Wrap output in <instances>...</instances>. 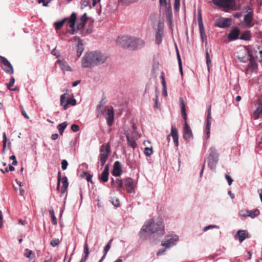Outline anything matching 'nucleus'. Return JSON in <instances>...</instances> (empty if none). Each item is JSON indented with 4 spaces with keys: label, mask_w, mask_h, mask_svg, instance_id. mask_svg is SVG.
Segmentation results:
<instances>
[{
    "label": "nucleus",
    "mask_w": 262,
    "mask_h": 262,
    "mask_svg": "<svg viewBox=\"0 0 262 262\" xmlns=\"http://www.w3.org/2000/svg\"><path fill=\"white\" fill-rule=\"evenodd\" d=\"M165 227L163 223V220L162 218H159L155 222L154 219L148 220L142 227L140 232V236L142 239H145L144 233L146 232L152 233H157L163 235L164 233Z\"/></svg>",
    "instance_id": "obj_1"
},
{
    "label": "nucleus",
    "mask_w": 262,
    "mask_h": 262,
    "mask_svg": "<svg viewBox=\"0 0 262 262\" xmlns=\"http://www.w3.org/2000/svg\"><path fill=\"white\" fill-rule=\"evenodd\" d=\"M107 57L98 51L87 53L81 61L83 68H91L99 64L104 63Z\"/></svg>",
    "instance_id": "obj_2"
},
{
    "label": "nucleus",
    "mask_w": 262,
    "mask_h": 262,
    "mask_svg": "<svg viewBox=\"0 0 262 262\" xmlns=\"http://www.w3.org/2000/svg\"><path fill=\"white\" fill-rule=\"evenodd\" d=\"M111 154V147L108 143L102 144L100 149V161L102 166L106 163Z\"/></svg>",
    "instance_id": "obj_3"
},
{
    "label": "nucleus",
    "mask_w": 262,
    "mask_h": 262,
    "mask_svg": "<svg viewBox=\"0 0 262 262\" xmlns=\"http://www.w3.org/2000/svg\"><path fill=\"white\" fill-rule=\"evenodd\" d=\"M133 41V37H128L127 36H122L118 37L117 39V43L121 47L126 48H132Z\"/></svg>",
    "instance_id": "obj_4"
},
{
    "label": "nucleus",
    "mask_w": 262,
    "mask_h": 262,
    "mask_svg": "<svg viewBox=\"0 0 262 262\" xmlns=\"http://www.w3.org/2000/svg\"><path fill=\"white\" fill-rule=\"evenodd\" d=\"M0 63L2 69L7 74L12 75L14 73V69L7 58L0 55Z\"/></svg>",
    "instance_id": "obj_5"
},
{
    "label": "nucleus",
    "mask_w": 262,
    "mask_h": 262,
    "mask_svg": "<svg viewBox=\"0 0 262 262\" xmlns=\"http://www.w3.org/2000/svg\"><path fill=\"white\" fill-rule=\"evenodd\" d=\"M76 18V13L73 12L70 17L68 18L67 26L68 32L71 34H74L77 32V29L75 27Z\"/></svg>",
    "instance_id": "obj_6"
},
{
    "label": "nucleus",
    "mask_w": 262,
    "mask_h": 262,
    "mask_svg": "<svg viewBox=\"0 0 262 262\" xmlns=\"http://www.w3.org/2000/svg\"><path fill=\"white\" fill-rule=\"evenodd\" d=\"M60 181L62 183V186L60 189V192L62 194H63L67 191L68 186L69 183L68 181V178L67 177L64 176L62 178H61V172L60 171L58 173V180H57V189L59 190Z\"/></svg>",
    "instance_id": "obj_7"
},
{
    "label": "nucleus",
    "mask_w": 262,
    "mask_h": 262,
    "mask_svg": "<svg viewBox=\"0 0 262 262\" xmlns=\"http://www.w3.org/2000/svg\"><path fill=\"white\" fill-rule=\"evenodd\" d=\"M178 239V236L176 235H167L165 236L164 240L162 241L161 245L168 248L175 245Z\"/></svg>",
    "instance_id": "obj_8"
},
{
    "label": "nucleus",
    "mask_w": 262,
    "mask_h": 262,
    "mask_svg": "<svg viewBox=\"0 0 262 262\" xmlns=\"http://www.w3.org/2000/svg\"><path fill=\"white\" fill-rule=\"evenodd\" d=\"M123 185L128 193H131L134 192L136 183L132 178H127L123 179Z\"/></svg>",
    "instance_id": "obj_9"
},
{
    "label": "nucleus",
    "mask_w": 262,
    "mask_h": 262,
    "mask_svg": "<svg viewBox=\"0 0 262 262\" xmlns=\"http://www.w3.org/2000/svg\"><path fill=\"white\" fill-rule=\"evenodd\" d=\"M183 138L187 141H190L193 138L192 130L187 121H184L183 125Z\"/></svg>",
    "instance_id": "obj_10"
},
{
    "label": "nucleus",
    "mask_w": 262,
    "mask_h": 262,
    "mask_svg": "<svg viewBox=\"0 0 262 262\" xmlns=\"http://www.w3.org/2000/svg\"><path fill=\"white\" fill-rule=\"evenodd\" d=\"M214 4L220 7L230 9L233 6L234 0H212Z\"/></svg>",
    "instance_id": "obj_11"
},
{
    "label": "nucleus",
    "mask_w": 262,
    "mask_h": 262,
    "mask_svg": "<svg viewBox=\"0 0 262 262\" xmlns=\"http://www.w3.org/2000/svg\"><path fill=\"white\" fill-rule=\"evenodd\" d=\"M247 14H246L244 18V22L245 26L247 27H251L253 26L252 20L253 17V13L252 10L248 7V9L247 11Z\"/></svg>",
    "instance_id": "obj_12"
},
{
    "label": "nucleus",
    "mask_w": 262,
    "mask_h": 262,
    "mask_svg": "<svg viewBox=\"0 0 262 262\" xmlns=\"http://www.w3.org/2000/svg\"><path fill=\"white\" fill-rule=\"evenodd\" d=\"M231 25V19L229 18H220L215 21V26L221 28L229 27Z\"/></svg>",
    "instance_id": "obj_13"
},
{
    "label": "nucleus",
    "mask_w": 262,
    "mask_h": 262,
    "mask_svg": "<svg viewBox=\"0 0 262 262\" xmlns=\"http://www.w3.org/2000/svg\"><path fill=\"white\" fill-rule=\"evenodd\" d=\"M106 120L108 126H111L114 121V113L112 107L105 110Z\"/></svg>",
    "instance_id": "obj_14"
},
{
    "label": "nucleus",
    "mask_w": 262,
    "mask_h": 262,
    "mask_svg": "<svg viewBox=\"0 0 262 262\" xmlns=\"http://www.w3.org/2000/svg\"><path fill=\"white\" fill-rule=\"evenodd\" d=\"M210 154L208 157V165H211V161L216 164L218 161L219 154L215 148L211 147L210 149Z\"/></svg>",
    "instance_id": "obj_15"
},
{
    "label": "nucleus",
    "mask_w": 262,
    "mask_h": 262,
    "mask_svg": "<svg viewBox=\"0 0 262 262\" xmlns=\"http://www.w3.org/2000/svg\"><path fill=\"white\" fill-rule=\"evenodd\" d=\"M170 136H171L172 137L173 141L175 146L177 147L178 146V145H179L178 132V130L176 128V127L173 125H172L171 126V133L167 137L168 139H169V137Z\"/></svg>",
    "instance_id": "obj_16"
},
{
    "label": "nucleus",
    "mask_w": 262,
    "mask_h": 262,
    "mask_svg": "<svg viewBox=\"0 0 262 262\" xmlns=\"http://www.w3.org/2000/svg\"><path fill=\"white\" fill-rule=\"evenodd\" d=\"M87 16H86V13H84L82 16L80 18V19H79L77 22V25H76V29H77V31L79 30H81V29H83L81 32H82V34H84V33H83V31H84V25H85V23H86V20H87Z\"/></svg>",
    "instance_id": "obj_17"
},
{
    "label": "nucleus",
    "mask_w": 262,
    "mask_h": 262,
    "mask_svg": "<svg viewBox=\"0 0 262 262\" xmlns=\"http://www.w3.org/2000/svg\"><path fill=\"white\" fill-rule=\"evenodd\" d=\"M198 19V24H199L201 36L202 39V40L203 41L204 40V39L206 38V35L205 33L204 27L202 18V16H201V14L200 12L199 13Z\"/></svg>",
    "instance_id": "obj_18"
},
{
    "label": "nucleus",
    "mask_w": 262,
    "mask_h": 262,
    "mask_svg": "<svg viewBox=\"0 0 262 262\" xmlns=\"http://www.w3.org/2000/svg\"><path fill=\"white\" fill-rule=\"evenodd\" d=\"M122 172L121 164L119 161H116L113 166L112 174L115 177L120 176Z\"/></svg>",
    "instance_id": "obj_19"
},
{
    "label": "nucleus",
    "mask_w": 262,
    "mask_h": 262,
    "mask_svg": "<svg viewBox=\"0 0 262 262\" xmlns=\"http://www.w3.org/2000/svg\"><path fill=\"white\" fill-rule=\"evenodd\" d=\"M262 114V103L258 102L256 105V108L253 112L252 117L255 120L259 118L260 115Z\"/></svg>",
    "instance_id": "obj_20"
},
{
    "label": "nucleus",
    "mask_w": 262,
    "mask_h": 262,
    "mask_svg": "<svg viewBox=\"0 0 262 262\" xmlns=\"http://www.w3.org/2000/svg\"><path fill=\"white\" fill-rule=\"evenodd\" d=\"M108 170V166L107 165H106L102 173L99 176V179L101 182L103 183L107 182L109 176Z\"/></svg>",
    "instance_id": "obj_21"
},
{
    "label": "nucleus",
    "mask_w": 262,
    "mask_h": 262,
    "mask_svg": "<svg viewBox=\"0 0 262 262\" xmlns=\"http://www.w3.org/2000/svg\"><path fill=\"white\" fill-rule=\"evenodd\" d=\"M248 233L246 230H239L235 235V238L239 240L240 242L244 241L248 236Z\"/></svg>",
    "instance_id": "obj_22"
},
{
    "label": "nucleus",
    "mask_w": 262,
    "mask_h": 262,
    "mask_svg": "<svg viewBox=\"0 0 262 262\" xmlns=\"http://www.w3.org/2000/svg\"><path fill=\"white\" fill-rule=\"evenodd\" d=\"M239 35V30L237 28L233 29L228 35L229 39L232 40L237 39Z\"/></svg>",
    "instance_id": "obj_23"
},
{
    "label": "nucleus",
    "mask_w": 262,
    "mask_h": 262,
    "mask_svg": "<svg viewBox=\"0 0 262 262\" xmlns=\"http://www.w3.org/2000/svg\"><path fill=\"white\" fill-rule=\"evenodd\" d=\"M180 105L181 108V115L184 119V121H187V117L186 112L184 101L182 98H180Z\"/></svg>",
    "instance_id": "obj_24"
},
{
    "label": "nucleus",
    "mask_w": 262,
    "mask_h": 262,
    "mask_svg": "<svg viewBox=\"0 0 262 262\" xmlns=\"http://www.w3.org/2000/svg\"><path fill=\"white\" fill-rule=\"evenodd\" d=\"M144 44V42L142 39L133 37L132 45L133 46H132V48H136L139 46H143Z\"/></svg>",
    "instance_id": "obj_25"
},
{
    "label": "nucleus",
    "mask_w": 262,
    "mask_h": 262,
    "mask_svg": "<svg viewBox=\"0 0 262 262\" xmlns=\"http://www.w3.org/2000/svg\"><path fill=\"white\" fill-rule=\"evenodd\" d=\"M249 65L248 66V68L250 69H251L252 71L255 70L257 69V64L255 62V60L252 55V54L251 53L249 54Z\"/></svg>",
    "instance_id": "obj_26"
},
{
    "label": "nucleus",
    "mask_w": 262,
    "mask_h": 262,
    "mask_svg": "<svg viewBox=\"0 0 262 262\" xmlns=\"http://www.w3.org/2000/svg\"><path fill=\"white\" fill-rule=\"evenodd\" d=\"M57 63L59 64L60 67L62 70L67 71H71L70 67L67 64V63L65 61L62 60H58L57 61Z\"/></svg>",
    "instance_id": "obj_27"
},
{
    "label": "nucleus",
    "mask_w": 262,
    "mask_h": 262,
    "mask_svg": "<svg viewBox=\"0 0 262 262\" xmlns=\"http://www.w3.org/2000/svg\"><path fill=\"white\" fill-rule=\"evenodd\" d=\"M84 50L82 40L79 39L77 45V55L79 57Z\"/></svg>",
    "instance_id": "obj_28"
},
{
    "label": "nucleus",
    "mask_w": 262,
    "mask_h": 262,
    "mask_svg": "<svg viewBox=\"0 0 262 262\" xmlns=\"http://www.w3.org/2000/svg\"><path fill=\"white\" fill-rule=\"evenodd\" d=\"M68 94H64L60 96V105L63 106L64 110L68 108V104H66V100L68 98Z\"/></svg>",
    "instance_id": "obj_29"
},
{
    "label": "nucleus",
    "mask_w": 262,
    "mask_h": 262,
    "mask_svg": "<svg viewBox=\"0 0 262 262\" xmlns=\"http://www.w3.org/2000/svg\"><path fill=\"white\" fill-rule=\"evenodd\" d=\"M161 6H164L166 10L169 11L171 10V5L170 0H159Z\"/></svg>",
    "instance_id": "obj_30"
},
{
    "label": "nucleus",
    "mask_w": 262,
    "mask_h": 262,
    "mask_svg": "<svg viewBox=\"0 0 262 262\" xmlns=\"http://www.w3.org/2000/svg\"><path fill=\"white\" fill-rule=\"evenodd\" d=\"M112 241V239L110 240V242H108V243L105 246L104 250H103V252L104 253V255L101 257V258L100 259V260H99V262H102L103 260V259L105 258L107 252L109 251V250L111 248V243Z\"/></svg>",
    "instance_id": "obj_31"
},
{
    "label": "nucleus",
    "mask_w": 262,
    "mask_h": 262,
    "mask_svg": "<svg viewBox=\"0 0 262 262\" xmlns=\"http://www.w3.org/2000/svg\"><path fill=\"white\" fill-rule=\"evenodd\" d=\"M246 212L248 213V216H250L252 218L255 217L260 213L259 210L257 209H255L254 210H246Z\"/></svg>",
    "instance_id": "obj_32"
},
{
    "label": "nucleus",
    "mask_w": 262,
    "mask_h": 262,
    "mask_svg": "<svg viewBox=\"0 0 262 262\" xmlns=\"http://www.w3.org/2000/svg\"><path fill=\"white\" fill-rule=\"evenodd\" d=\"M251 36L250 33L249 31H245L243 32L241 36L239 37V39L242 40H249L250 39Z\"/></svg>",
    "instance_id": "obj_33"
},
{
    "label": "nucleus",
    "mask_w": 262,
    "mask_h": 262,
    "mask_svg": "<svg viewBox=\"0 0 262 262\" xmlns=\"http://www.w3.org/2000/svg\"><path fill=\"white\" fill-rule=\"evenodd\" d=\"M68 125V123L67 122H63L62 123L59 124L58 126V129L59 130V134L62 135L63 134V132L65 128L67 127Z\"/></svg>",
    "instance_id": "obj_34"
},
{
    "label": "nucleus",
    "mask_w": 262,
    "mask_h": 262,
    "mask_svg": "<svg viewBox=\"0 0 262 262\" xmlns=\"http://www.w3.org/2000/svg\"><path fill=\"white\" fill-rule=\"evenodd\" d=\"M24 255L30 259H32L35 257V254L33 251L28 249L25 250Z\"/></svg>",
    "instance_id": "obj_35"
},
{
    "label": "nucleus",
    "mask_w": 262,
    "mask_h": 262,
    "mask_svg": "<svg viewBox=\"0 0 262 262\" xmlns=\"http://www.w3.org/2000/svg\"><path fill=\"white\" fill-rule=\"evenodd\" d=\"M84 256L82 257L81 259H83V260L86 261V260L88 258V257L89 256V247H88V244L86 242H85V243L84 244Z\"/></svg>",
    "instance_id": "obj_36"
},
{
    "label": "nucleus",
    "mask_w": 262,
    "mask_h": 262,
    "mask_svg": "<svg viewBox=\"0 0 262 262\" xmlns=\"http://www.w3.org/2000/svg\"><path fill=\"white\" fill-rule=\"evenodd\" d=\"M162 40V32L158 30L156 33V42L157 44H160Z\"/></svg>",
    "instance_id": "obj_37"
},
{
    "label": "nucleus",
    "mask_w": 262,
    "mask_h": 262,
    "mask_svg": "<svg viewBox=\"0 0 262 262\" xmlns=\"http://www.w3.org/2000/svg\"><path fill=\"white\" fill-rule=\"evenodd\" d=\"M68 20V18H64L61 21L56 22L54 24L55 29L56 30L59 29L61 27H62L65 21Z\"/></svg>",
    "instance_id": "obj_38"
},
{
    "label": "nucleus",
    "mask_w": 262,
    "mask_h": 262,
    "mask_svg": "<svg viewBox=\"0 0 262 262\" xmlns=\"http://www.w3.org/2000/svg\"><path fill=\"white\" fill-rule=\"evenodd\" d=\"M126 139L128 144L130 147L135 148L137 144L136 142L133 139L130 138L128 135H126Z\"/></svg>",
    "instance_id": "obj_39"
},
{
    "label": "nucleus",
    "mask_w": 262,
    "mask_h": 262,
    "mask_svg": "<svg viewBox=\"0 0 262 262\" xmlns=\"http://www.w3.org/2000/svg\"><path fill=\"white\" fill-rule=\"evenodd\" d=\"M49 213L51 217L52 222L54 225H56L57 223L56 218L55 217L54 211L53 209L49 210Z\"/></svg>",
    "instance_id": "obj_40"
},
{
    "label": "nucleus",
    "mask_w": 262,
    "mask_h": 262,
    "mask_svg": "<svg viewBox=\"0 0 262 262\" xmlns=\"http://www.w3.org/2000/svg\"><path fill=\"white\" fill-rule=\"evenodd\" d=\"M115 184L117 185V187L119 190L123 188V180L117 179L115 181Z\"/></svg>",
    "instance_id": "obj_41"
},
{
    "label": "nucleus",
    "mask_w": 262,
    "mask_h": 262,
    "mask_svg": "<svg viewBox=\"0 0 262 262\" xmlns=\"http://www.w3.org/2000/svg\"><path fill=\"white\" fill-rule=\"evenodd\" d=\"M83 175H85L86 176V180L88 182H92V176L89 173L87 172H83L81 174V176L83 177Z\"/></svg>",
    "instance_id": "obj_42"
},
{
    "label": "nucleus",
    "mask_w": 262,
    "mask_h": 262,
    "mask_svg": "<svg viewBox=\"0 0 262 262\" xmlns=\"http://www.w3.org/2000/svg\"><path fill=\"white\" fill-rule=\"evenodd\" d=\"M152 147H145L144 149V154L147 156H149L152 154Z\"/></svg>",
    "instance_id": "obj_43"
},
{
    "label": "nucleus",
    "mask_w": 262,
    "mask_h": 262,
    "mask_svg": "<svg viewBox=\"0 0 262 262\" xmlns=\"http://www.w3.org/2000/svg\"><path fill=\"white\" fill-rule=\"evenodd\" d=\"M15 82V78L13 77H12L10 79L9 82L7 84V88L9 90H11V87L13 85Z\"/></svg>",
    "instance_id": "obj_44"
},
{
    "label": "nucleus",
    "mask_w": 262,
    "mask_h": 262,
    "mask_svg": "<svg viewBox=\"0 0 262 262\" xmlns=\"http://www.w3.org/2000/svg\"><path fill=\"white\" fill-rule=\"evenodd\" d=\"M59 242H59V239H58V238H55V239H53V240H52V241H51V242H50V244H51V245L52 247H55L56 246L58 245L59 244Z\"/></svg>",
    "instance_id": "obj_45"
},
{
    "label": "nucleus",
    "mask_w": 262,
    "mask_h": 262,
    "mask_svg": "<svg viewBox=\"0 0 262 262\" xmlns=\"http://www.w3.org/2000/svg\"><path fill=\"white\" fill-rule=\"evenodd\" d=\"M120 2L124 4H130L131 3H135L138 0H119Z\"/></svg>",
    "instance_id": "obj_46"
},
{
    "label": "nucleus",
    "mask_w": 262,
    "mask_h": 262,
    "mask_svg": "<svg viewBox=\"0 0 262 262\" xmlns=\"http://www.w3.org/2000/svg\"><path fill=\"white\" fill-rule=\"evenodd\" d=\"M206 63L207 64L208 67H209L210 64H211V59L210 58L209 54L207 50H206Z\"/></svg>",
    "instance_id": "obj_47"
},
{
    "label": "nucleus",
    "mask_w": 262,
    "mask_h": 262,
    "mask_svg": "<svg viewBox=\"0 0 262 262\" xmlns=\"http://www.w3.org/2000/svg\"><path fill=\"white\" fill-rule=\"evenodd\" d=\"M76 100L74 98H70L67 100L66 104H70L71 105H75L76 104Z\"/></svg>",
    "instance_id": "obj_48"
},
{
    "label": "nucleus",
    "mask_w": 262,
    "mask_h": 262,
    "mask_svg": "<svg viewBox=\"0 0 262 262\" xmlns=\"http://www.w3.org/2000/svg\"><path fill=\"white\" fill-rule=\"evenodd\" d=\"M68 163L66 160H63L61 162V168L63 170H66L67 168Z\"/></svg>",
    "instance_id": "obj_49"
},
{
    "label": "nucleus",
    "mask_w": 262,
    "mask_h": 262,
    "mask_svg": "<svg viewBox=\"0 0 262 262\" xmlns=\"http://www.w3.org/2000/svg\"><path fill=\"white\" fill-rule=\"evenodd\" d=\"M210 126L206 125V129H205V132L206 134V139H208L210 137Z\"/></svg>",
    "instance_id": "obj_50"
},
{
    "label": "nucleus",
    "mask_w": 262,
    "mask_h": 262,
    "mask_svg": "<svg viewBox=\"0 0 262 262\" xmlns=\"http://www.w3.org/2000/svg\"><path fill=\"white\" fill-rule=\"evenodd\" d=\"M71 128L73 132H77L79 130V127L77 125L73 124L71 125Z\"/></svg>",
    "instance_id": "obj_51"
},
{
    "label": "nucleus",
    "mask_w": 262,
    "mask_h": 262,
    "mask_svg": "<svg viewBox=\"0 0 262 262\" xmlns=\"http://www.w3.org/2000/svg\"><path fill=\"white\" fill-rule=\"evenodd\" d=\"M225 178H226V179L227 180V181L228 182V184L229 185H231L232 183V182H233V180L231 178V177L229 175H228V174H226Z\"/></svg>",
    "instance_id": "obj_52"
},
{
    "label": "nucleus",
    "mask_w": 262,
    "mask_h": 262,
    "mask_svg": "<svg viewBox=\"0 0 262 262\" xmlns=\"http://www.w3.org/2000/svg\"><path fill=\"white\" fill-rule=\"evenodd\" d=\"M238 59L243 62H246L247 61H248L249 59L248 57L244 56V57H240L238 56Z\"/></svg>",
    "instance_id": "obj_53"
},
{
    "label": "nucleus",
    "mask_w": 262,
    "mask_h": 262,
    "mask_svg": "<svg viewBox=\"0 0 262 262\" xmlns=\"http://www.w3.org/2000/svg\"><path fill=\"white\" fill-rule=\"evenodd\" d=\"M21 109V114L24 116V117L26 119H29V116L27 114L26 111H25L24 108H23V106L21 107L20 108Z\"/></svg>",
    "instance_id": "obj_54"
},
{
    "label": "nucleus",
    "mask_w": 262,
    "mask_h": 262,
    "mask_svg": "<svg viewBox=\"0 0 262 262\" xmlns=\"http://www.w3.org/2000/svg\"><path fill=\"white\" fill-rule=\"evenodd\" d=\"M3 148L5 149L6 146L7 137L6 133H4L3 135Z\"/></svg>",
    "instance_id": "obj_55"
},
{
    "label": "nucleus",
    "mask_w": 262,
    "mask_h": 262,
    "mask_svg": "<svg viewBox=\"0 0 262 262\" xmlns=\"http://www.w3.org/2000/svg\"><path fill=\"white\" fill-rule=\"evenodd\" d=\"M211 116L207 115L206 125L211 126Z\"/></svg>",
    "instance_id": "obj_56"
},
{
    "label": "nucleus",
    "mask_w": 262,
    "mask_h": 262,
    "mask_svg": "<svg viewBox=\"0 0 262 262\" xmlns=\"http://www.w3.org/2000/svg\"><path fill=\"white\" fill-rule=\"evenodd\" d=\"M161 78L162 79V84L163 88L164 90H165V88H166V82H165V80L164 76V75L163 74L161 76Z\"/></svg>",
    "instance_id": "obj_57"
},
{
    "label": "nucleus",
    "mask_w": 262,
    "mask_h": 262,
    "mask_svg": "<svg viewBox=\"0 0 262 262\" xmlns=\"http://www.w3.org/2000/svg\"><path fill=\"white\" fill-rule=\"evenodd\" d=\"M174 7L176 9H177L179 8L180 5V0H174Z\"/></svg>",
    "instance_id": "obj_58"
},
{
    "label": "nucleus",
    "mask_w": 262,
    "mask_h": 262,
    "mask_svg": "<svg viewBox=\"0 0 262 262\" xmlns=\"http://www.w3.org/2000/svg\"><path fill=\"white\" fill-rule=\"evenodd\" d=\"M14 169L15 168L12 165H9L8 167H6L5 168V171L6 172H9V171H14Z\"/></svg>",
    "instance_id": "obj_59"
},
{
    "label": "nucleus",
    "mask_w": 262,
    "mask_h": 262,
    "mask_svg": "<svg viewBox=\"0 0 262 262\" xmlns=\"http://www.w3.org/2000/svg\"><path fill=\"white\" fill-rule=\"evenodd\" d=\"M177 58H178V62H179V67H181V64H182V62H181V60L180 55V54L179 53V51H178V49L177 50Z\"/></svg>",
    "instance_id": "obj_60"
},
{
    "label": "nucleus",
    "mask_w": 262,
    "mask_h": 262,
    "mask_svg": "<svg viewBox=\"0 0 262 262\" xmlns=\"http://www.w3.org/2000/svg\"><path fill=\"white\" fill-rule=\"evenodd\" d=\"M215 225H209L204 228V231H206L207 230L216 227Z\"/></svg>",
    "instance_id": "obj_61"
},
{
    "label": "nucleus",
    "mask_w": 262,
    "mask_h": 262,
    "mask_svg": "<svg viewBox=\"0 0 262 262\" xmlns=\"http://www.w3.org/2000/svg\"><path fill=\"white\" fill-rule=\"evenodd\" d=\"M38 2L39 4L42 3L43 6L47 7L49 2H45V0H38Z\"/></svg>",
    "instance_id": "obj_62"
},
{
    "label": "nucleus",
    "mask_w": 262,
    "mask_h": 262,
    "mask_svg": "<svg viewBox=\"0 0 262 262\" xmlns=\"http://www.w3.org/2000/svg\"><path fill=\"white\" fill-rule=\"evenodd\" d=\"M248 213H246V210L245 211H240V215L242 216H248Z\"/></svg>",
    "instance_id": "obj_63"
},
{
    "label": "nucleus",
    "mask_w": 262,
    "mask_h": 262,
    "mask_svg": "<svg viewBox=\"0 0 262 262\" xmlns=\"http://www.w3.org/2000/svg\"><path fill=\"white\" fill-rule=\"evenodd\" d=\"M51 138L53 140H56L58 138V135L57 134H53Z\"/></svg>",
    "instance_id": "obj_64"
}]
</instances>
